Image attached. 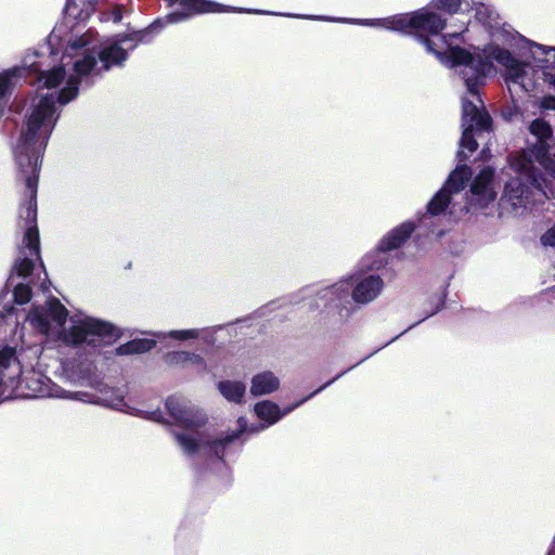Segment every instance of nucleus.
<instances>
[{
    "instance_id": "1",
    "label": "nucleus",
    "mask_w": 555,
    "mask_h": 555,
    "mask_svg": "<svg viewBox=\"0 0 555 555\" xmlns=\"http://www.w3.org/2000/svg\"><path fill=\"white\" fill-rule=\"evenodd\" d=\"M74 39V35L68 39L60 64L49 69H43L49 57L34 51L24 56L21 65L0 72V114L5 108L13 88L26 76L36 75L39 87L48 90L47 93H38L33 100L25 122L13 143L14 158L26 189L18 211V227L24 234L13 267V271L22 278L28 276L35 262L40 260L36 196L43 152L60 116L56 104L66 105L78 95L80 86L92 83L91 79H80L76 82L75 95L66 101L63 99L68 95L67 80L76 76L72 65L65 64V57L72 54L69 48Z\"/></svg>"
},
{
    "instance_id": "2",
    "label": "nucleus",
    "mask_w": 555,
    "mask_h": 555,
    "mask_svg": "<svg viewBox=\"0 0 555 555\" xmlns=\"http://www.w3.org/2000/svg\"><path fill=\"white\" fill-rule=\"evenodd\" d=\"M168 5H178L179 8L168 13L164 18L156 20L149 28L137 31L127 36L108 39L100 42L98 34L88 29L82 35L75 36L70 42L69 52L65 57V64L72 65L76 70V76L67 80V94L63 99L69 100L75 95L76 82L80 79H91L92 81L100 77L104 72L113 67H120L128 57L129 51H132L139 42L144 41L145 37L153 33L159 31L170 24H178L197 14L204 13H223L240 12L255 14L282 15L291 17V13H274L260 10H247L235 7H227L218 2L209 0H166ZM297 18L296 16H293Z\"/></svg>"
},
{
    "instance_id": "3",
    "label": "nucleus",
    "mask_w": 555,
    "mask_h": 555,
    "mask_svg": "<svg viewBox=\"0 0 555 555\" xmlns=\"http://www.w3.org/2000/svg\"><path fill=\"white\" fill-rule=\"evenodd\" d=\"M345 373L346 372L338 374L306 398L286 406L283 410L272 401H260L254 406L256 416L261 421L260 424L248 425L246 418L238 417L237 429L220 435H215L208 429L199 430L207 423V415L189 399L181 396H170L167 398L165 406L169 416L172 418V423L186 430V433L175 434L178 444L186 455H214L221 460L233 441L240 439L243 435L249 436L258 434L274 425L282 417L286 416L310 398L321 392Z\"/></svg>"
},
{
    "instance_id": "4",
    "label": "nucleus",
    "mask_w": 555,
    "mask_h": 555,
    "mask_svg": "<svg viewBox=\"0 0 555 555\" xmlns=\"http://www.w3.org/2000/svg\"><path fill=\"white\" fill-rule=\"evenodd\" d=\"M538 141L532 146L509 156L505 175L511 179L504 188L503 201L509 204L516 214L527 209L535 202L548 197L544 180L535 163L555 179V160L548 156L547 139L552 137L551 125L544 119H534L529 126Z\"/></svg>"
},
{
    "instance_id": "5",
    "label": "nucleus",
    "mask_w": 555,
    "mask_h": 555,
    "mask_svg": "<svg viewBox=\"0 0 555 555\" xmlns=\"http://www.w3.org/2000/svg\"><path fill=\"white\" fill-rule=\"evenodd\" d=\"M67 315L65 306L59 299L50 298L44 305L33 306L26 321L44 336L57 334V339L66 346L87 345L98 348L118 337L113 324L82 312L73 314L68 326H64Z\"/></svg>"
},
{
    "instance_id": "6",
    "label": "nucleus",
    "mask_w": 555,
    "mask_h": 555,
    "mask_svg": "<svg viewBox=\"0 0 555 555\" xmlns=\"http://www.w3.org/2000/svg\"><path fill=\"white\" fill-rule=\"evenodd\" d=\"M492 61L504 66L505 80L511 93L516 88L525 92L535 89L532 66L515 59L508 50L496 44H489L481 52L475 50L474 53L465 49H454L448 59V63L464 80L468 94L477 102H480L479 87L483 83L486 75L491 72Z\"/></svg>"
},
{
    "instance_id": "7",
    "label": "nucleus",
    "mask_w": 555,
    "mask_h": 555,
    "mask_svg": "<svg viewBox=\"0 0 555 555\" xmlns=\"http://www.w3.org/2000/svg\"><path fill=\"white\" fill-rule=\"evenodd\" d=\"M433 7L422 8L420 10L401 13L385 18H367V20H347V18H335L322 15H295L296 17L312 20V21H327V22H341L359 24L363 26L379 27L391 31H399L404 34H418L422 42L425 44L429 53H434L437 59L444 65L453 68L449 63L448 59L451 57V51L460 49L459 47H452L449 41L451 38H456L461 33L465 30L466 23H462L461 30L452 34L444 35L440 38L442 50L436 49L430 39L424 38L423 35H438L446 27V20L439 14L433 11Z\"/></svg>"
},
{
    "instance_id": "8",
    "label": "nucleus",
    "mask_w": 555,
    "mask_h": 555,
    "mask_svg": "<svg viewBox=\"0 0 555 555\" xmlns=\"http://www.w3.org/2000/svg\"><path fill=\"white\" fill-rule=\"evenodd\" d=\"M493 170L491 168L482 169L474 179L470 185V195L465 206L457 207L454 196L465 188L472 177V170L468 166H457L449 176L444 185L435 194L427 205L429 216H439L449 209V214L460 218L466 212L477 211L486 208L495 199L496 192L493 184Z\"/></svg>"
},
{
    "instance_id": "9",
    "label": "nucleus",
    "mask_w": 555,
    "mask_h": 555,
    "mask_svg": "<svg viewBox=\"0 0 555 555\" xmlns=\"http://www.w3.org/2000/svg\"><path fill=\"white\" fill-rule=\"evenodd\" d=\"M42 347L26 345L22 332H15L10 344L0 347V401L14 396L24 370L38 364Z\"/></svg>"
},
{
    "instance_id": "10",
    "label": "nucleus",
    "mask_w": 555,
    "mask_h": 555,
    "mask_svg": "<svg viewBox=\"0 0 555 555\" xmlns=\"http://www.w3.org/2000/svg\"><path fill=\"white\" fill-rule=\"evenodd\" d=\"M462 127L463 133L457 153L461 160L468 158L478 146L473 131L488 130L491 127V117L482 108V102H477L468 92L462 98Z\"/></svg>"
},
{
    "instance_id": "11",
    "label": "nucleus",
    "mask_w": 555,
    "mask_h": 555,
    "mask_svg": "<svg viewBox=\"0 0 555 555\" xmlns=\"http://www.w3.org/2000/svg\"><path fill=\"white\" fill-rule=\"evenodd\" d=\"M413 222L406 221L391 230L379 242L377 248L367 253L360 262L361 271H378L388 263L387 251L398 248L414 231Z\"/></svg>"
},
{
    "instance_id": "12",
    "label": "nucleus",
    "mask_w": 555,
    "mask_h": 555,
    "mask_svg": "<svg viewBox=\"0 0 555 555\" xmlns=\"http://www.w3.org/2000/svg\"><path fill=\"white\" fill-rule=\"evenodd\" d=\"M36 365L24 370L20 377L18 388L15 390L14 396H22L27 398L38 397H68L66 390L52 384L49 377L37 371Z\"/></svg>"
},
{
    "instance_id": "13",
    "label": "nucleus",
    "mask_w": 555,
    "mask_h": 555,
    "mask_svg": "<svg viewBox=\"0 0 555 555\" xmlns=\"http://www.w3.org/2000/svg\"><path fill=\"white\" fill-rule=\"evenodd\" d=\"M351 298L358 305H367L374 301L383 292L384 281L376 274L354 273L348 276Z\"/></svg>"
},
{
    "instance_id": "14",
    "label": "nucleus",
    "mask_w": 555,
    "mask_h": 555,
    "mask_svg": "<svg viewBox=\"0 0 555 555\" xmlns=\"http://www.w3.org/2000/svg\"><path fill=\"white\" fill-rule=\"evenodd\" d=\"M531 55L542 69L543 80L555 90V47L530 43Z\"/></svg>"
},
{
    "instance_id": "15",
    "label": "nucleus",
    "mask_w": 555,
    "mask_h": 555,
    "mask_svg": "<svg viewBox=\"0 0 555 555\" xmlns=\"http://www.w3.org/2000/svg\"><path fill=\"white\" fill-rule=\"evenodd\" d=\"M96 0H67L64 9L65 24L74 31L92 15Z\"/></svg>"
},
{
    "instance_id": "16",
    "label": "nucleus",
    "mask_w": 555,
    "mask_h": 555,
    "mask_svg": "<svg viewBox=\"0 0 555 555\" xmlns=\"http://www.w3.org/2000/svg\"><path fill=\"white\" fill-rule=\"evenodd\" d=\"M66 392H67L68 397H61L62 399H72V400L82 401L86 403L104 405V406H108L111 409L121 411L125 413H134L132 410H130V408L125 402H122L120 395H118L116 398H108L106 395L99 396V392H96V393H89L86 391L70 392L67 390H66Z\"/></svg>"
},
{
    "instance_id": "17",
    "label": "nucleus",
    "mask_w": 555,
    "mask_h": 555,
    "mask_svg": "<svg viewBox=\"0 0 555 555\" xmlns=\"http://www.w3.org/2000/svg\"><path fill=\"white\" fill-rule=\"evenodd\" d=\"M350 294V282L348 278L337 281L336 283L321 289L318 298L323 301L324 306L339 307L347 301Z\"/></svg>"
},
{
    "instance_id": "18",
    "label": "nucleus",
    "mask_w": 555,
    "mask_h": 555,
    "mask_svg": "<svg viewBox=\"0 0 555 555\" xmlns=\"http://www.w3.org/2000/svg\"><path fill=\"white\" fill-rule=\"evenodd\" d=\"M165 361L170 366L189 367L198 373L207 370L206 361L201 354L185 350L168 352Z\"/></svg>"
},
{
    "instance_id": "19",
    "label": "nucleus",
    "mask_w": 555,
    "mask_h": 555,
    "mask_svg": "<svg viewBox=\"0 0 555 555\" xmlns=\"http://www.w3.org/2000/svg\"><path fill=\"white\" fill-rule=\"evenodd\" d=\"M215 333L214 328L206 327V328H188V330H173L169 331L167 333L159 332L155 336L158 339H166L171 338L180 341H189V340H196L202 339L205 343H212V334Z\"/></svg>"
},
{
    "instance_id": "20",
    "label": "nucleus",
    "mask_w": 555,
    "mask_h": 555,
    "mask_svg": "<svg viewBox=\"0 0 555 555\" xmlns=\"http://www.w3.org/2000/svg\"><path fill=\"white\" fill-rule=\"evenodd\" d=\"M280 387L279 377L271 371H264L253 376L250 393L255 397L274 392Z\"/></svg>"
},
{
    "instance_id": "21",
    "label": "nucleus",
    "mask_w": 555,
    "mask_h": 555,
    "mask_svg": "<svg viewBox=\"0 0 555 555\" xmlns=\"http://www.w3.org/2000/svg\"><path fill=\"white\" fill-rule=\"evenodd\" d=\"M125 393H126L125 390L120 389V388L105 387V388H102L99 390V396L106 395L108 398H116L118 395H120L122 402H125L130 408V410H132L134 412V413H130L131 415H135V416L142 417V418H145V420H149L152 422H156V423L164 422L163 413L159 409L150 411V410H144V409H139L137 406H132L128 401L125 400Z\"/></svg>"
},
{
    "instance_id": "22",
    "label": "nucleus",
    "mask_w": 555,
    "mask_h": 555,
    "mask_svg": "<svg viewBox=\"0 0 555 555\" xmlns=\"http://www.w3.org/2000/svg\"><path fill=\"white\" fill-rule=\"evenodd\" d=\"M62 371L69 382L74 384H83L91 373L90 364L85 362H75L66 360L62 363Z\"/></svg>"
},
{
    "instance_id": "23",
    "label": "nucleus",
    "mask_w": 555,
    "mask_h": 555,
    "mask_svg": "<svg viewBox=\"0 0 555 555\" xmlns=\"http://www.w3.org/2000/svg\"><path fill=\"white\" fill-rule=\"evenodd\" d=\"M156 334L157 333L153 334L154 338L132 339V340L119 346L116 349V353L119 356H128V354L143 353V352L150 351L152 348H154L157 340H159L155 336Z\"/></svg>"
},
{
    "instance_id": "24",
    "label": "nucleus",
    "mask_w": 555,
    "mask_h": 555,
    "mask_svg": "<svg viewBox=\"0 0 555 555\" xmlns=\"http://www.w3.org/2000/svg\"><path fill=\"white\" fill-rule=\"evenodd\" d=\"M220 393L231 402L238 403L245 395L246 387L242 382L222 380L218 384Z\"/></svg>"
},
{
    "instance_id": "25",
    "label": "nucleus",
    "mask_w": 555,
    "mask_h": 555,
    "mask_svg": "<svg viewBox=\"0 0 555 555\" xmlns=\"http://www.w3.org/2000/svg\"><path fill=\"white\" fill-rule=\"evenodd\" d=\"M474 7L476 11V18L483 25L492 27V21L494 15L493 11L481 2H474Z\"/></svg>"
},
{
    "instance_id": "26",
    "label": "nucleus",
    "mask_w": 555,
    "mask_h": 555,
    "mask_svg": "<svg viewBox=\"0 0 555 555\" xmlns=\"http://www.w3.org/2000/svg\"><path fill=\"white\" fill-rule=\"evenodd\" d=\"M431 7L449 14H455L461 7V0H433Z\"/></svg>"
},
{
    "instance_id": "27",
    "label": "nucleus",
    "mask_w": 555,
    "mask_h": 555,
    "mask_svg": "<svg viewBox=\"0 0 555 555\" xmlns=\"http://www.w3.org/2000/svg\"><path fill=\"white\" fill-rule=\"evenodd\" d=\"M13 296L16 304H27L31 298V289L28 285L20 283L14 287Z\"/></svg>"
},
{
    "instance_id": "28",
    "label": "nucleus",
    "mask_w": 555,
    "mask_h": 555,
    "mask_svg": "<svg viewBox=\"0 0 555 555\" xmlns=\"http://www.w3.org/2000/svg\"><path fill=\"white\" fill-rule=\"evenodd\" d=\"M541 243L544 246H555V225L548 229L542 236H541Z\"/></svg>"
},
{
    "instance_id": "29",
    "label": "nucleus",
    "mask_w": 555,
    "mask_h": 555,
    "mask_svg": "<svg viewBox=\"0 0 555 555\" xmlns=\"http://www.w3.org/2000/svg\"><path fill=\"white\" fill-rule=\"evenodd\" d=\"M540 107L546 111H555V95H545L541 99Z\"/></svg>"
},
{
    "instance_id": "30",
    "label": "nucleus",
    "mask_w": 555,
    "mask_h": 555,
    "mask_svg": "<svg viewBox=\"0 0 555 555\" xmlns=\"http://www.w3.org/2000/svg\"><path fill=\"white\" fill-rule=\"evenodd\" d=\"M122 18L120 10L116 9L112 13V20L114 23H119Z\"/></svg>"
},
{
    "instance_id": "31",
    "label": "nucleus",
    "mask_w": 555,
    "mask_h": 555,
    "mask_svg": "<svg viewBox=\"0 0 555 555\" xmlns=\"http://www.w3.org/2000/svg\"><path fill=\"white\" fill-rule=\"evenodd\" d=\"M60 28H55L53 29V31L51 33L50 37H49V44L52 46L54 43V41L59 38V33H60Z\"/></svg>"
},
{
    "instance_id": "32",
    "label": "nucleus",
    "mask_w": 555,
    "mask_h": 555,
    "mask_svg": "<svg viewBox=\"0 0 555 555\" xmlns=\"http://www.w3.org/2000/svg\"><path fill=\"white\" fill-rule=\"evenodd\" d=\"M547 555H555V544L552 545V547L548 551Z\"/></svg>"
}]
</instances>
